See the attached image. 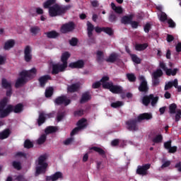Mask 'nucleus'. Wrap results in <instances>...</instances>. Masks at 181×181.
Listing matches in <instances>:
<instances>
[{"mask_svg":"<svg viewBox=\"0 0 181 181\" xmlns=\"http://www.w3.org/2000/svg\"><path fill=\"white\" fill-rule=\"evenodd\" d=\"M127 78L130 81V83H135L136 81V76L134 74H127Z\"/></svg>","mask_w":181,"mask_h":181,"instance_id":"47","label":"nucleus"},{"mask_svg":"<svg viewBox=\"0 0 181 181\" xmlns=\"http://www.w3.org/2000/svg\"><path fill=\"white\" fill-rule=\"evenodd\" d=\"M47 139V136L46 134H42L37 141V144L42 145V144H45L46 142Z\"/></svg>","mask_w":181,"mask_h":181,"instance_id":"43","label":"nucleus"},{"mask_svg":"<svg viewBox=\"0 0 181 181\" xmlns=\"http://www.w3.org/2000/svg\"><path fill=\"white\" fill-rule=\"evenodd\" d=\"M12 166L16 170H21L22 169V164L21 163L20 161H16V160L13 161Z\"/></svg>","mask_w":181,"mask_h":181,"instance_id":"44","label":"nucleus"},{"mask_svg":"<svg viewBox=\"0 0 181 181\" xmlns=\"http://www.w3.org/2000/svg\"><path fill=\"white\" fill-rule=\"evenodd\" d=\"M171 146H172V140H169L164 143L165 149L169 150Z\"/></svg>","mask_w":181,"mask_h":181,"instance_id":"62","label":"nucleus"},{"mask_svg":"<svg viewBox=\"0 0 181 181\" xmlns=\"http://www.w3.org/2000/svg\"><path fill=\"white\" fill-rule=\"evenodd\" d=\"M117 59H118V55L117 54L113 53L111 54L107 59H105L107 63H115L117 62Z\"/></svg>","mask_w":181,"mask_h":181,"instance_id":"32","label":"nucleus"},{"mask_svg":"<svg viewBox=\"0 0 181 181\" xmlns=\"http://www.w3.org/2000/svg\"><path fill=\"white\" fill-rule=\"evenodd\" d=\"M87 32H88V37H90V36H93V32L94 31V25L91 23L90 21H87Z\"/></svg>","mask_w":181,"mask_h":181,"instance_id":"28","label":"nucleus"},{"mask_svg":"<svg viewBox=\"0 0 181 181\" xmlns=\"http://www.w3.org/2000/svg\"><path fill=\"white\" fill-rule=\"evenodd\" d=\"M111 8L116 13L121 14L123 12L122 7L117 6L114 3H111Z\"/></svg>","mask_w":181,"mask_h":181,"instance_id":"37","label":"nucleus"},{"mask_svg":"<svg viewBox=\"0 0 181 181\" xmlns=\"http://www.w3.org/2000/svg\"><path fill=\"white\" fill-rule=\"evenodd\" d=\"M80 89V84L76 83L71 84V86H68L67 92L68 93H77Z\"/></svg>","mask_w":181,"mask_h":181,"instance_id":"20","label":"nucleus"},{"mask_svg":"<svg viewBox=\"0 0 181 181\" xmlns=\"http://www.w3.org/2000/svg\"><path fill=\"white\" fill-rule=\"evenodd\" d=\"M87 122V119L85 118L81 119L77 122V127L79 129H83L86 127V122Z\"/></svg>","mask_w":181,"mask_h":181,"instance_id":"40","label":"nucleus"},{"mask_svg":"<svg viewBox=\"0 0 181 181\" xmlns=\"http://www.w3.org/2000/svg\"><path fill=\"white\" fill-rule=\"evenodd\" d=\"M85 64L86 63L84 62V60L78 59L75 62H71L69 64V67H70V69H83Z\"/></svg>","mask_w":181,"mask_h":181,"instance_id":"13","label":"nucleus"},{"mask_svg":"<svg viewBox=\"0 0 181 181\" xmlns=\"http://www.w3.org/2000/svg\"><path fill=\"white\" fill-rule=\"evenodd\" d=\"M76 29V24L73 21H70L62 25L61 32L62 33H70Z\"/></svg>","mask_w":181,"mask_h":181,"instance_id":"9","label":"nucleus"},{"mask_svg":"<svg viewBox=\"0 0 181 181\" xmlns=\"http://www.w3.org/2000/svg\"><path fill=\"white\" fill-rule=\"evenodd\" d=\"M122 102L121 101H117L115 103H112L110 106L112 107V108H119V107H122Z\"/></svg>","mask_w":181,"mask_h":181,"instance_id":"53","label":"nucleus"},{"mask_svg":"<svg viewBox=\"0 0 181 181\" xmlns=\"http://www.w3.org/2000/svg\"><path fill=\"white\" fill-rule=\"evenodd\" d=\"M103 32L109 36H112V35H114V30L110 27H103Z\"/></svg>","mask_w":181,"mask_h":181,"instance_id":"48","label":"nucleus"},{"mask_svg":"<svg viewBox=\"0 0 181 181\" xmlns=\"http://www.w3.org/2000/svg\"><path fill=\"white\" fill-rule=\"evenodd\" d=\"M33 142L30 141L29 139H26L24 141V148L26 149H30L31 148H33Z\"/></svg>","mask_w":181,"mask_h":181,"instance_id":"49","label":"nucleus"},{"mask_svg":"<svg viewBox=\"0 0 181 181\" xmlns=\"http://www.w3.org/2000/svg\"><path fill=\"white\" fill-rule=\"evenodd\" d=\"M130 57H132V60L134 63H136V64H141V60L136 54H130Z\"/></svg>","mask_w":181,"mask_h":181,"instance_id":"41","label":"nucleus"},{"mask_svg":"<svg viewBox=\"0 0 181 181\" xmlns=\"http://www.w3.org/2000/svg\"><path fill=\"white\" fill-rule=\"evenodd\" d=\"M133 18H134L133 15L124 16L122 18V23H124V25L131 23Z\"/></svg>","mask_w":181,"mask_h":181,"instance_id":"31","label":"nucleus"},{"mask_svg":"<svg viewBox=\"0 0 181 181\" xmlns=\"http://www.w3.org/2000/svg\"><path fill=\"white\" fill-rule=\"evenodd\" d=\"M168 23L169 25V28H176V23H175L172 18H169L168 20Z\"/></svg>","mask_w":181,"mask_h":181,"instance_id":"61","label":"nucleus"},{"mask_svg":"<svg viewBox=\"0 0 181 181\" xmlns=\"http://www.w3.org/2000/svg\"><path fill=\"white\" fill-rule=\"evenodd\" d=\"M139 80L140 81V84L138 88L139 91L146 94L149 91V86H148L146 78H145V76L141 75L139 76Z\"/></svg>","mask_w":181,"mask_h":181,"instance_id":"5","label":"nucleus"},{"mask_svg":"<svg viewBox=\"0 0 181 181\" xmlns=\"http://www.w3.org/2000/svg\"><path fill=\"white\" fill-rule=\"evenodd\" d=\"M74 117H82V115H84V110H76L74 112Z\"/></svg>","mask_w":181,"mask_h":181,"instance_id":"58","label":"nucleus"},{"mask_svg":"<svg viewBox=\"0 0 181 181\" xmlns=\"http://www.w3.org/2000/svg\"><path fill=\"white\" fill-rule=\"evenodd\" d=\"M77 43H78V39L76 37H72L69 40V45H71V46H77Z\"/></svg>","mask_w":181,"mask_h":181,"instance_id":"56","label":"nucleus"},{"mask_svg":"<svg viewBox=\"0 0 181 181\" xmlns=\"http://www.w3.org/2000/svg\"><path fill=\"white\" fill-rule=\"evenodd\" d=\"M57 0H47L43 3L42 6L44 9H49V15L51 18H56V16H62L66 13L67 11L71 9V5H62L56 4Z\"/></svg>","mask_w":181,"mask_h":181,"instance_id":"1","label":"nucleus"},{"mask_svg":"<svg viewBox=\"0 0 181 181\" xmlns=\"http://www.w3.org/2000/svg\"><path fill=\"white\" fill-rule=\"evenodd\" d=\"M66 69H67V66H65L63 64H54L52 65V74H59V73L64 71Z\"/></svg>","mask_w":181,"mask_h":181,"instance_id":"10","label":"nucleus"},{"mask_svg":"<svg viewBox=\"0 0 181 181\" xmlns=\"http://www.w3.org/2000/svg\"><path fill=\"white\" fill-rule=\"evenodd\" d=\"M151 169V164H145L143 166L139 165L136 170L137 175H141L142 176H146L148 175V170Z\"/></svg>","mask_w":181,"mask_h":181,"instance_id":"11","label":"nucleus"},{"mask_svg":"<svg viewBox=\"0 0 181 181\" xmlns=\"http://www.w3.org/2000/svg\"><path fill=\"white\" fill-rule=\"evenodd\" d=\"M96 56L98 63H103V62H104V52L103 51H97Z\"/></svg>","mask_w":181,"mask_h":181,"instance_id":"33","label":"nucleus"},{"mask_svg":"<svg viewBox=\"0 0 181 181\" xmlns=\"http://www.w3.org/2000/svg\"><path fill=\"white\" fill-rule=\"evenodd\" d=\"M151 28H152V25H151V23H146V25L144 27V32L146 33H149V30H151Z\"/></svg>","mask_w":181,"mask_h":181,"instance_id":"59","label":"nucleus"},{"mask_svg":"<svg viewBox=\"0 0 181 181\" xmlns=\"http://www.w3.org/2000/svg\"><path fill=\"white\" fill-rule=\"evenodd\" d=\"M38 127H42L45 122H46V116L45 112H41L39 113L38 118L37 119Z\"/></svg>","mask_w":181,"mask_h":181,"instance_id":"19","label":"nucleus"},{"mask_svg":"<svg viewBox=\"0 0 181 181\" xmlns=\"http://www.w3.org/2000/svg\"><path fill=\"white\" fill-rule=\"evenodd\" d=\"M90 150L94 151L95 152H97L98 155L102 156V158H107V156L105 155V151L104 149L97 147V146H93L90 148Z\"/></svg>","mask_w":181,"mask_h":181,"instance_id":"24","label":"nucleus"},{"mask_svg":"<svg viewBox=\"0 0 181 181\" xmlns=\"http://www.w3.org/2000/svg\"><path fill=\"white\" fill-rule=\"evenodd\" d=\"M48 80H52V76H50V75H44L40 76L38 78L40 87L45 88Z\"/></svg>","mask_w":181,"mask_h":181,"instance_id":"14","label":"nucleus"},{"mask_svg":"<svg viewBox=\"0 0 181 181\" xmlns=\"http://www.w3.org/2000/svg\"><path fill=\"white\" fill-rule=\"evenodd\" d=\"M159 100V97L156 96L155 97L153 95V98H151V104L152 105V107H155V105H156V103H158Z\"/></svg>","mask_w":181,"mask_h":181,"instance_id":"54","label":"nucleus"},{"mask_svg":"<svg viewBox=\"0 0 181 181\" xmlns=\"http://www.w3.org/2000/svg\"><path fill=\"white\" fill-rule=\"evenodd\" d=\"M163 76V71L160 69H157L152 74L153 78H160Z\"/></svg>","mask_w":181,"mask_h":181,"instance_id":"30","label":"nucleus"},{"mask_svg":"<svg viewBox=\"0 0 181 181\" xmlns=\"http://www.w3.org/2000/svg\"><path fill=\"white\" fill-rule=\"evenodd\" d=\"M6 104H8V98H4L0 102V111L4 110L5 107H6Z\"/></svg>","mask_w":181,"mask_h":181,"instance_id":"51","label":"nucleus"},{"mask_svg":"<svg viewBox=\"0 0 181 181\" xmlns=\"http://www.w3.org/2000/svg\"><path fill=\"white\" fill-rule=\"evenodd\" d=\"M30 32L33 36H36L40 32V28L39 26H33L30 28Z\"/></svg>","mask_w":181,"mask_h":181,"instance_id":"39","label":"nucleus"},{"mask_svg":"<svg viewBox=\"0 0 181 181\" xmlns=\"http://www.w3.org/2000/svg\"><path fill=\"white\" fill-rule=\"evenodd\" d=\"M177 84H179V81H177V78H175L173 81H170L165 83L164 90L165 91H168V90H170L172 87H177Z\"/></svg>","mask_w":181,"mask_h":181,"instance_id":"16","label":"nucleus"},{"mask_svg":"<svg viewBox=\"0 0 181 181\" xmlns=\"http://www.w3.org/2000/svg\"><path fill=\"white\" fill-rule=\"evenodd\" d=\"M181 119V110H178L175 114V122H179Z\"/></svg>","mask_w":181,"mask_h":181,"instance_id":"60","label":"nucleus"},{"mask_svg":"<svg viewBox=\"0 0 181 181\" xmlns=\"http://www.w3.org/2000/svg\"><path fill=\"white\" fill-rule=\"evenodd\" d=\"M59 179H63V173L61 172H57L52 175V181L59 180Z\"/></svg>","mask_w":181,"mask_h":181,"instance_id":"45","label":"nucleus"},{"mask_svg":"<svg viewBox=\"0 0 181 181\" xmlns=\"http://www.w3.org/2000/svg\"><path fill=\"white\" fill-rule=\"evenodd\" d=\"M90 100H91V95H90V92L87 91L82 94L79 103L80 104H85V103H88Z\"/></svg>","mask_w":181,"mask_h":181,"instance_id":"17","label":"nucleus"},{"mask_svg":"<svg viewBox=\"0 0 181 181\" xmlns=\"http://www.w3.org/2000/svg\"><path fill=\"white\" fill-rule=\"evenodd\" d=\"M159 67L160 69H161L162 70H163V71H165L166 76H175L177 74V72L179 71V69L175 68L172 69V68H168V66H166V64H165V62H160L159 63Z\"/></svg>","mask_w":181,"mask_h":181,"instance_id":"4","label":"nucleus"},{"mask_svg":"<svg viewBox=\"0 0 181 181\" xmlns=\"http://www.w3.org/2000/svg\"><path fill=\"white\" fill-rule=\"evenodd\" d=\"M89 39L88 40V45H95V38L94 37L90 36V37H88Z\"/></svg>","mask_w":181,"mask_h":181,"instance_id":"64","label":"nucleus"},{"mask_svg":"<svg viewBox=\"0 0 181 181\" xmlns=\"http://www.w3.org/2000/svg\"><path fill=\"white\" fill-rule=\"evenodd\" d=\"M53 93H54V89L53 87L47 88L45 93L46 98H50V97L53 95Z\"/></svg>","mask_w":181,"mask_h":181,"instance_id":"35","label":"nucleus"},{"mask_svg":"<svg viewBox=\"0 0 181 181\" xmlns=\"http://www.w3.org/2000/svg\"><path fill=\"white\" fill-rule=\"evenodd\" d=\"M160 21V22H166V21H168V15H166L165 12H161Z\"/></svg>","mask_w":181,"mask_h":181,"instance_id":"57","label":"nucleus"},{"mask_svg":"<svg viewBox=\"0 0 181 181\" xmlns=\"http://www.w3.org/2000/svg\"><path fill=\"white\" fill-rule=\"evenodd\" d=\"M151 141L153 144H161L162 141H163V136L162 134H157L151 139Z\"/></svg>","mask_w":181,"mask_h":181,"instance_id":"34","label":"nucleus"},{"mask_svg":"<svg viewBox=\"0 0 181 181\" xmlns=\"http://www.w3.org/2000/svg\"><path fill=\"white\" fill-rule=\"evenodd\" d=\"M45 35H46L48 39H56L57 37H59V36H60V34L56 30H52L45 33Z\"/></svg>","mask_w":181,"mask_h":181,"instance_id":"23","label":"nucleus"},{"mask_svg":"<svg viewBox=\"0 0 181 181\" xmlns=\"http://www.w3.org/2000/svg\"><path fill=\"white\" fill-rule=\"evenodd\" d=\"M108 19H109V22H110L111 23H114V22H117V15H115L114 12H112L109 15Z\"/></svg>","mask_w":181,"mask_h":181,"instance_id":"52","label":"nucleus"},{"mask_svg":"<svg viewBox=\"0 0 181 181\" xmlns=\"http://www.w3.org/2000/svg\"><path fill=\"white\" fill-rule=\"evenodd\" d=\"M47 159V157L46 155H42L38 158L39 166H37L35 168V176H39V175H45V173H46L47 166H49V164L46 163Z\"/></svg>","mask_w":181,"mask_h":181,"instance_id":"3","label":"nucleus"},{"mask_svg":"<svg viewBox=\"0 0 181 181\" xmlns=\"http://www.w3.org/2000/svg\"><path fill=\"white\" fill-rule=\"evenodd\" d=\"M151 98H153V94L144 95L142 98L143 105H145V107H148V105L151 104Z\"/></svg>","mask_w":181,"mask_h":181,"instance_id":"25","label":"nucleus"},{"mask_svg":"<svg viewBox=\"0 0 181 181\" xmlns=\"http://www.w3.org/2000/svg\"><path fill=\"white\" fill-rule=\"evenodd\" d=\"M107 81H110V77L105 76H103L100 82L102 83V86L103 88H107V87H105V84H111V82H107Z\"/></svg>","mask_w":181,"mask_h":181,"instance_id":"38","label":"nucleus"},{"mask_svg":"<svg viewBox=\"0 0 181 181\" xmlns=\"http://www.w3.org/2000/svg\"><path fill=\"white\" fill-rule=\"evenodd\" d=\"M145 119H152V115L151 113H142L137 117L138 122H141V121Z\"/></svg>","mask_w":181,"mask_h":181,"instance_id":"18","label":"nucleus"},{"mask_svg":"<svg viewBox=\"0 0 181 181\" xmlns=\"http://www.w3.org/2000/svg\"><path fill=\"white\" fill-rule=\"evenodd\" d=\"M70 56L71 54H69V52H65L62 53L61 57V62H62V64L66 67L68 66L67 60L70 59Z\"/></svg>","mask_w":181,"mask_h":181,"instance_id":"21","label":"nucleus"},{"mask_svg":"<svg viewBox=\"0 0 181 181\" xmlns=\"http://www.w3.org/2000/svg\"><path fill=\"white\" fill-rule=\"evenodd\" d=\"M24 60L26 63H29L32 60V48L29 45L24 49Z\"/></svg>","mask_w":181,"mask_h":181,"instance_id":"12","label":"nucleus"},{"mask_svg":"<svg viewBox=\"0 0 181 181\" xmlns=\"http://www.w3.org/2000/svg\"><path fill=\"white\" fill-rule=\"evenodd\" d=\"M107 90H110L112 94H122L124 90H122V87L118 85H114L112 82L110 83H107L105 85Z\"/></svg>","mask_w":181,"mask_h":181,"instance_id":"6","label":"nucleus"},{"mask_svg":"<svg viewBox=\"0 0 181 181\" xmlns=\"http://www.w3.org/2000/svg\"><path fill=\"white\" fill-rule=\"evenodd\" d=\"M65 113L64 112L58 111L57 113V122H60L63 118H64Z\"/></svg>","mask_w":181,"mask_h":181,"instance_id":"50","label":"nucleus"},{"mask_svg":"<svg viewBox=\"0 0 181 181\" xmlns=\"http://www.w3.org/2000/svg\"><path fill=\"white\" fill-rule=\"evenodd\" d=\"M23 111V105L22 103H18L15 106L12 105L11 112H15V114H20Z\"/></svg>","mask_w":181,"mask_h":181,"instance_id":"22","label":"nucleus"},{"mask_svg":"<svg viewBox=\"0 0 181 181\" xmlns=\"http://www.w3.org/2000/svg\"><path fill=\"white\" fill-rule=\"evenodd\" d=\"M54 132H57V127H56L49 126L45 129V133L47 134H53Z\"/></svg>","mask_w":181,"mask_h":181,"instance_id":"42","label":"nucleus"},{"mask_svg":"<svg viewBox=\"0 0 181 181\" xmlns=\"http://www.w3.org/2000/svg\"><path fill=\"white\" fill-rule=\"evenodd\" d=\"M9 135H11V130L9 129H6L0 132V139H6V138H9Z\"/></svg>","mask_w":181,"mask_h":181,"instance_id":"29","label":"nucleus"},{"mask_svg":"<svg viewBox=\"0 0 181 181\" xmlns=\"http://www.w3.org/2000/svg\"><path fill=\"white\" fill-rule=\"evenodd\" d=\"M36 73H37L36 68H33L29 71H22L20 72V78L17 79L15 83L16 88H19V87H22V86L28 83V78H35V77H36Z\"/></svg>","mask_w":181,"mask_h":181,"instance_id":"2","label":"nucleus"},{"mask_svg":"<svg viewBox=\"0 0 181 181\" xmlns=\"http://www.w3.org/2000/svg\"><path fill=\"white\" fill-rule=\"evenodd\" d=\"M175 152H177V146H171L168 150L169 153H175Z\"/></svg>","mask_w":181,"mask_h":181,"instance_id":"63","label":"nucleus"},{"mask_svg":"<svg viewBox=\"0 0 181 181\" xmlns=\"http://www.w3.org/2000/svg\"><path fill=\"white\" fill-rule=\"evenodd\" d=\"M148 47V45L146 43L144 44H136L135 49L137 52H142V50H145Z\"/></svg>","mask_w":181,"mask_h":181,"instance_id":"36","label":"nucleus"},{"mask_svg":"<svg viewBox=\"0 0 181 181\" xmlns=\"http://www.w3.org/2000/svg\"><path fill=\"white\" fill-rule=\"evenodd\" d=\"M126 125L128 131L135 132L139 129L138 126V119H130L126 122Z\"/></svg>","mask_w":181,"mask_h":181,"instance_id":"8","label":"nucleus"},{"mask_svg":"<svg viewBox=\"0 0 181 181\" xmlns=\"http://www.w3.org/2000/svg\"><path fill=\"white\" fill-rule=\"evenodd\" d=\"M1 87L2 88H4V90H8L9 88H12V83L8 81L6 78H3L1 79Z\"/></svg>","mask_w":181,"mask_h":181,"instance_id":"26","label":"nucleus"},{"mask_svg":"<svg viewBox=\"0 0 181 181\" xmlns=\"http://www.w3.org/2000/svg\"><path fill=\"white\" fill-rule=\"evenodd\" d=\"M13 46H15V40H8L5 42L4 49V50H10Z\"/></svg>","mask_w":181,"mask_h":181,"instance_id":"27","label":"nucleus"},{"mask_svg":"<svg viewBox=\"0 0 181 181\" xmlns=\"http://www.w3.org/2000/svg\"><path fill=\"white\" fill-rule=\"evenodd\" d=\"M54 103L55 105H62V104L67 107L69 104L71 103V100L67 98V96L62 95L61 96H58L54 100Z\"/></svg>","mask_w":181,"mask_h":181,"instance_id":"7","label":"nucleus"},{"mask_svg":"<svg viewBox=\"0 0 181 181\" xmlns=\"http://www.w3.org/2000/svg\"><path fill=\"white\" fill-rule=\"evenodd\" d=\"M177 108V105L176 103H173L169 105V112L170 114H176V109Z\"/></svg>","mask_w":181,"mask_h":181,"instance_id":"46","label":"nucleus"},{"mask_svg":"<svg viewBox=\"0 0 181 181\" xmlns=\"http://www.w3.org/2000/svg\"><path fill=\"white\" fill-rule=\"evenodd\" d=\"M12 112V105H8L6 109L0 110V118H5Z\"/></svg>","mask_w":181,"mask_h":181,"instance_id":"15","label":"nucleus"},{"mask_svg":"<svg viewBox=\"0 0 181 181\" xmlns=\"http://www.w3.org/2000/svg\"><path fill=\"white\" fill-rule=\"evenodd\" d=\"M152 83H153V87H157V86H159V84H160V80L159 79V78L152 77Z\"/></svg>","mask_w":181,"mask_h":181,"instance_id":"55","label":"nucleus"}]
</instances>
